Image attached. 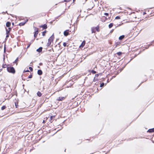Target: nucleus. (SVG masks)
Listing matches in <instances>:
<instances>
[{"mask_svg": "<svg viewBox=\"0 0 154 154\" xmlns=\"http://www.w3.org/2000/svg\"><path fill=\"white\" fill-rule=\"evenodd\" d=\"M7 70L10 72L14 73L15 72L14 69L13 67H8L7 68Z\"/></svg>", "mask_w": 154, "mask_h": 154, "instance_id": "nucleus-1", "label": "nucleus"}, {"mask_svg": "<svg viewBox=\"0 0 154 154\" xmlns=\"http://www.w3.org/2000/svg\"><path fill=\"white\" fill-rule=\"evenodd\" d=\"M54 38V36L53 35H52L48 39V45H50L51 43V42H52Z\"/></svg>", "mask_w": 154, "mask_h": 154, "instance_id": "nucleus-2", "label": "nucleus"}, {"mask_svg": "<svg viewBox=\"0 0 154 154\" xmlns=\"http://www.w3.org/2000/svg\"><path fill=\"white\" fill-rule=\"evenodd\" d=\"M65 98H66L65 97H60L57 99V100L59 101H62L63 100H64Z\"/></svg>", "mask_w": 154, "mask_h": 154, "instance_id": "nucleus-3", "label": "nucleus"}, {"mask_svg": "<svg viewBox=\"0 0 154 154\" xmlns=\"http://www.w3.org/2000/svg\"><path fill=\"white\" fill-rule=\"evenodd\" d=\"M69 31L68 30H66L65 31L63 32L64 35L65 36L68 35L69 34Z\"/></svg>", "mask_w": 154, "mask_h": 154, "instance_id": "nucleus-4", "label": "nucleus"}, {"mask_svg": "<svg viewBox=\"0 0 154 154\" xmlns=\"http://www.w3.org/2000/svg\"><path fill=\"white\" fill-rule=\"evenodd\" d=\"M8 29H10V30H8L7 29H6V34H7V35H6V37L7 38V37H8L9 36V33L10 32V30L11 29V28H8Z\"/></svg>", "mask_w": 154, "mask_h": 154, "instance_id": "nucleus-5", "label": "nucleus"}, {"mask_svg": "<svg viewBox=\"0 0 154 154\" xmlns=\"http://www.w3.org/2000/svg\"><path fill=\"white\" fill-rule=\"evenodd\" d=\"M85 41H83L81 45L79 46V48H82L85 45Z\"/></svg>", "mask_w": 154, "mask_h": 154, "instance_id": "nucleus-6", "label": "nucleus"}, {"mask_svg": "<svg viewBox=\"0 0 154 154\" xmlns=\"http://www.w3.org/2000/svg\"><path fill=\"white\" fill-rule=\"evenodd\" d=\"M35 33L34 34V36L35 37L37 36L38 33V28H35Z\"/></svg>", "mask_w": 154, "mask_h": 154, "instance_id": "nucleus-7", "label": "nucleus"}, {"mask_svg": "<svg viewBox=\"0 0 154 154\" xmlns=\"http://www.w3.org/2000/svg\"><path fill=\"white\" fill-rule=\"evenodd\" d=\"M42 48L41 47L37 49L36 51H38L39 52H40L42 51Z\"/></svg>", "mask_w": 154, "mask_h": 154, "instance_id": "nucleus-8", "label": "nucleus"}, {"mask_svg": "<svg viewBox=\"0 0 154 154\" xmlns=\"http://www.w3.org/2000/svg\"><path fill=\"white\" fill-rule=\"evenodd\" d=\"M42 71L41 70H38V75H40L42 74Z\"/></svg>", "mask_w": 154, "mask_h": 154, "instance_id": "nucleus-9", "label": "nucleus"}, {"mask_svg": "<svg viewBox=\"0 0 154 154\" xmlns=\"http://www.w3.org/2000/svg\"><path fill=\"white\" fill-rule=\"evenodd\" d=\"M11 23L10 22H8L6 23V26L9 27L11 26Z\"/></svg>", "mask_w": 154, "mask_h": 154, "instance_id": "nucleus-10", "label": "nucleus"}, {"mask_svg": "<svg viewBox=\"0 0 154 154\" xmlns=\"http://www.w3.org/2000/svg\"><path fill=\"white\" fill-rule=\"evenodd\" d=\"M40 27H42L44 29H46L47 28V26L46 24H44L43 25L41 26Z\"/></svg>", "mask_w": 154, "mask_h": 154, "instance_id": "nucleus-11", "label": "nucleus"}, {"mask_svg": "<svg viewBox=\"0 0 154 154\" xmlns=\"http://www.w3.org/2000/svg\"><path fill=\"white\" fill-rule=\"evenodd\" d=\"M95 27H93L91 28V32H92V33L95 32Z\"/></svg>", "mask_w": 154, "mask_h": 154, "instance_id": "nucleus-12", "label": "nucleus"}, {"mask_svg": "<svg viewBox=\"0 0 154 154\" xmlns=\"http://www.w3.org/2000/svg\"><path fill=\"white\" fill-rule=\"evenodd\" d=\"M125 36L124 35H122L120 36L119 38V39L120 40H122L124 38Z\"/></svg>", "mask_w": 154, "mask_h": 154, "instance_id": "nucleus-13", "label": "nucleus"}, {"mask_svg": "<svg viewBox=\"0 0 154 154\" xmlns=\"http://www.w3.org/2000/svg\"><path fill=\"white\" fill-rule=\"evenodd\" d=\"M37 95L38 97H40L42 95V94L40 91H38L37 93Z\"/></svg>", "mask_w": 154, "mask_h": 154, "instance_id": "nucleus-14", "label": "nucleus"}, {"mask_svg": "<svg viewBox=\"0 0 154 154\" xmlns=\"http://www.w3.org/2000/svg\"><path fill=\"white\" fill-rule=\"evenodd\" d=\"M148 132H154V128L149 129L148 131Z\"/></svg>", "mask_w": 154, "mask_h": 154, "instance_id": "nucleus-15", "label": "nucleus"}, {"mask_svg": "<svg viewBox=\"0 0 154 154\" xmlns=\"http://www.w3.org/2000/svg\"><path fill=\"white\" fill-rule=\"evenodd\" d=\"M26 22H21L19 23V25L20 26H22L24 25L25 23H26Z\"/></svg>", "mask_w": 154, "mask_h": 154, "instance_id": "nucleus-16", "label": "nucleus"}, {"mask_svg": "<svg viewBox=\"0 0 154 154\" xmlns=\"http://www.w3.org/2000/svg\"><path fill=\"white\" fill-rule=\"evenodd\" d=\"M113 26L112 23H110L109 25V28H111Z\"/></svg>", "mask_w": 154, "mask_h": 154, "instance_id": "nucleus-17", "label": "nucleus"}, {"mask_svg": "<svg viewBox=\"0 0 154 154\" xmlns=\"http://www.w3.org/2000/svg\"><path fill=\"white\" fill-rule=\"evenodd\" d=\"M95 29L97 31H99V27L98 26H97L95 28Z\"/></svg>", "mask_w": 154, "mask_h": 154, "instance_id": "nucleus-18", "label": "nucleus"}, {"mask_svg": "<svg viewBox=\"0 0 154 154\" xmlns=\"http://www.w3.org/2000/svg\"><path fill=\"white\" fill-rule=\"evenodd\" d=\"M5 108H6V106H4L2 107L1 109L2 110H3L4 109H5Z\"/></svg>", "mask_w": 154, "mask_h": 154, "instance_id": "nucleus-19", "label": "nucleus"}, {"mask_svg": "<svg viewBox=\"0 0 154 154\" xmlns=\"http://www.w3.org/2000/svg\"><path fill=\"white\" fill-rule=\"evenodd\" d=\"M104 83H102L101 84L100 86V87H103V86H104Z\"/></svg>", "mask_w": 154, "mask_h": 154, "instance_id": "nucleus-20", "label": "nucleus"}, {"mask_svg": "<svg viewBox=\"0 0 154 154\" xmlns=\"http://www.w3.org/2000/svg\"><path fill=\"white\" fill-rule=\"evenodd\" d=\"M115 19H120V17L119 16H117L116 17Z\"/></svg>", "mask_w": 154, "mask_h": 154, "instance_id": "nucleus-21", "label": "nucleus"}, {"mask_svg": "<svg viewBox=\"0 0 154 154\" xmlns=\"http://www.w3.org/2000/svg\"><path fill=\"white\" fill-rule=\"evenodd\" d=\"M67 45V43H66V42H64L63 43V45L64 46V47H65Z\"/></svg>", "mask_w": 154, "mask_h": 154, "instance_id": "nucleus-22", "label": "nucleus"}, {"mask_svg": "<svg viewBox=\"0 0 154 154\" xmlns=\"http://www.w3.org/2000/svg\"><path fill=\"white\" fill-rule=\"evenodd\" d=\"M92 72L93 74H95V73H96V72L93 70H92Z\"/></svg>", "mask_w": 154, "mask_h": 154, "instance_id": "nucleus-23", "label": "nucleus"}, {"mask_svg": "<svg viewBox=\"0 0 154 154\" xmlns=\"http://www.w3.org/2000/svg\"><path fill=\"white\" fill-rule=\"evenodd\" d=\"M29 69L31 71H32L33 70V69H32V68L31 67H29Z\"/></svg>", "mask_w": 154, "mask_h": 154, "instance_id": "nucleus-24", "label": "nucleus"}, {"mask_svg": "<svg viewBox=\"0 0 154 154\" xmlns=\"http://www.w3.org/2000/svg\"><path fill=\"white\" fill-rule=\"evenodd\" d=\"M122 54V53L121 52H119L117 53V54L118 55H120Z\"/></svg>", "mask_w": 154, "mask_h": 154, "instance_id": "nucleus-25", "label": "nucleus"}, {"mask_svg": "<svg viewBox=\"0 0 154 154\" xmlns=\"http://www.w3.org/2000/svg\"><path fill=\"white\" fill-rule=\"evenodd\" d=\"M45 33H46V32H42V35H43L44 36Z\"/></svg>", "mask_w": 154, "mask_h": 154, "instance_id": "nucleus-26", "label": "nucleus"}, {"mask_svg": "<svg viewBox=\"0 0 154 154\" xmlns=\"http://www.w3.org/2000/svg\"><path fill=\"white\" fill-rule=\"evenodd\" d=\"M29 72V71L28 70H24L23 72Z\"/></svg>", "mask_w": 154, "mask_h": 154, "instance_id": "nucleus-27", "label": "nucleus"}, {"mask_svg": "<svg viewBox=\"0 0 154 154\" xmlns=\"http://www.w3.org/2000/svg\"><path fill=\"white\" fill-rule=\"evenodd\" d=\"M32 77V75H30L29 76L28 78L29 79L31 78Z\"/></svg>", "mask_w": 154, "mask_h": 154, "instance_id": "nucleus-28", "label": "nucleus"}, {"mask_svg": "<svg viewBox=\"0 0 154 154\" xmlns=\"http://www.w3.org/2000/svg\"><path fill=\"white\" fill-rule=\"evenodd\" d=\"M108 14H108L107 13H104V15H106V16H108Z\"/></svg>", "mask_w": 154, "mask_h": 154, "instance_id": "nucleus-29", "label": "nucleus"}, {"mask_svg": "<svg viewBox=\"0 0 154 154\" xmlns=\"http://www.w3.org/2000/svg\"><path fill=\"white\" fill-rule=\"evenodd\" d=\"M71 0H64V2H69V1H70Z\"/></svg>", "mask_w": 154, "mask_h": 154, "instance_id": "nucleus-30", "label": "nucleus"}, {"mask_svg": "<svg viewBox=\"0 0 154 154\" xmlns=\"http://www.w3.org/2000/svg\"><path fill=\"white\" fill-rule=\"evenodd\" d=\"M18 60V58H17L15 60V62H16Z\"/></svg>", "mask_w": 154, "mask_h": 154, "instance_id": "nucleus-31", "label": "nucleus"}, {"mask_svg": "<svg viewBox=\"0 0 154 154\" xmlns=\"http://www.w3.org/2000/svg\"><path fill=\"white\" fill-rule=\"evenodd\" d=\"M30 45V44H29V45H28V46H27V47L26 48L27 49V48H28L29 47Z\"/></svg>", "mask_w": 154, "mask_h": 154, "instance_id": "nucleus-32", "label": "nucleus"}, {"mask_svg": "<svg viewBox=\"0 0 154 154\" xmlns=\"http://www.w3.org/2000/svg\"><path fill=\"white\" fill-rule=\"evenodd\" d=\"M118 45V43H116V47L117 46V45Z\"/></svg>", "mask_w": 154, "mask_h": 154, "instance_id": "nucleus-33", "label": "nucleus"}, {"mask_svg": "<svg viewBox=\"0 0 154 154\" xmlns=\"http://www.w3.org/2000/svg\"><path fill=\"white\" fill-rule=\"evenodd\" d=\"M15 106H16V108H17V105L16 104V103H15Z\"/></svg>", "mask_w": 154, "mask_h": 154, "instance_id": "nucleus-34", "label": "nucleus"}, {"mask_svg": "<svg viewBox=\"0 0 154 154\" xmlns=\"http://www.w3.org/2000/svg\"><path fill=\"white\" fill-rule=\"evenodd\" d=\"M12 24L13 25H14V23H12Z\"/></svg>", "mask_w": 154, "mask_h": 154, "instance_id": "nucleus-35", "label": "nucleus"}, {"mask_svg": "<svg viewBox=\"0 0 154 154\" xmlns=\"http://www.w3.org/2000/svg\"><path fill=\"white\" fill-rule=\"evenodd\" d=\"M73 0V2H74V1H75V0Z\"/></svg>", "mask_w": 154, "mask_h": 154, "instance_id": "nucleus-36", "label": "nucleus"}, {"mask_svg": "<svg viewBox=\"0 0 154 154\" xmlns=\"http://www.w3.org/2000/svg\"><path fill=\"white\" fill-rule=\"evenodd\" d=\"M8 30H9L10 29H9L8 28V29H7Z\"/></svg>", "mask_w": 154, "mask_h": 154, "instance_id": "nucleus-37", "label": "nucleus"}, {"mask_svg": "<svg viewBox=\"0 0 154 154\" xmlns=\"http://www.w3.org/2000/svg\"><path fill=\"white\" fill-rule=\"evenodd\" d=\"M45 122V121H44H44H43V122Z\"/></svg>", "mask_w": 154, "mask_h": 154, "instance_id": "nucleus-38", "label": "nucleus"}, {"mask_svg": "<svg viewBox=\"0 0 154 154\" xmlns=\"http://www.w3.org/2000/svg\"><path fill=\"white\" fill-rule=\"evenodd\" d=\"M121 25V24H119V26H120V25Z\"/></svg>", "mask_w": 154, "mask_h": 154, "instance_id": "nucleus-39", "label": "nucleus"}]
</instances>
